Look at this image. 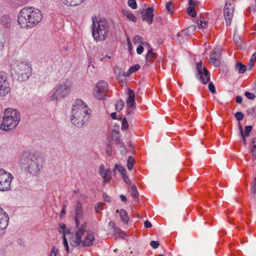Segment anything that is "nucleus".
<instances>
[{
  "label": "nucleus",
  "mask_w": 256,
  "mask_h": 256,
  "mask_svg": "<svg viewBox=\"0 0 256 256\" xmlns=\"http://www.w3.org/2000/svg\"><path fill=\"white\" fill-rule=\"evenodd\" d=\"M144 226L146 228H150L152 226V224L148 220H146L144 222Z\"/></svg>",
  "instance_id": "59"
},
{
  "label": "nucleus",
  "mask_w": 256,
  "mask_h": 256,
  "mask_svg": "<svg viewBox=\"0 0 256 256\" xmlns=\"http://www.w3.org/2000/svg\"><path fill=\"white\" fill-rule=\"evenodd\" d=\"M115 170H118L119 172H120L121 175H124V174H126V170L124 168V167L120 165L116 164Z\"/></svg>",
  "instance_id": "37"
},
{
  "label": "nucleus",
  "mask_w": 256,
  "mask_h": 256,
  "mask_svg": "<svg viewBox=\"0 0 256 256\" xmlns=\"http://www.w3.org/2000/svg\"><path fill=\"white\" fill-rule=\"evenodd\" d=\"M128 96L126 100V104L127 106L132 108V107L134 108L135 104V94L134 92L132 90H129L128 92Z\"/></svg>",
  "instance_id": "20"
},
{
  "label": "nucleus",
  "mask_w": 256,
  "mask_h": 256,
  "mask_svg": "<svg viewBox=\"0 0 256 256\" xmlns=\"http://www.w3.org/2000/svg\"><path fill=\"white\" fill-rule=\"evenodd\" d=\"M42 159L36 151H24L22 154L19 164L20 168L32 176H38L42 168Z\"/></svg>",
  "instance_id": "1"
},
{
  "label": "nucleus",
  "mask_w": 256,
  "mask_h": 256,
  "mask_svg": "<svg viewBox=\"0 0 256 256\" xmlns=\"http://www.w3.org/2000/svg\"><path fill=\"white\" fill-rule=\"evenodd\" d=\"M180 33H178L177 34V39H178V41L180 43L184 42L185 41L186 38H184L182 40H181L180 38Z\"/></svg>",
  "instance_id": "60"
},
{
  "label": "nucleus",
  "mask_w": 256,
  "mask_h": 256,
  "mask_svg": "<svg viewBox=\"0 0 256 256\" xmlns=\"http://www.w3.org/2000/svg\"><path fill=\"white\" fill-rule=\"evenodd\" d=\"M132 74V72L130 70V69L129 68L128 70L126 72H123L122 74V75L124 76L128 77L130 75H131Z\"/></svg>",
  "instance_id": "58"
},
{
  "label": "nucleus",
  "mask_w": 256,
  "mask_h": 256,
  "mask_svg": "<svg viewBox=\"0 0 256 256\" xmlns=\"http://www.w3.org/2000/svg\"><path fill=\"white\" fill-rule=\"evenodd\" d=\"M234 41L238 47V48L240 50H244L245 48V46L242 44V42L241 40L240 37L236 34H234Z\"/></svg>",
  "instance_id": "27"
},
{
  "label": "nucleus",
  "mask_w": 256,
  "mask_h": 256,
  "mask_svg": "<svg viewBox=\"0 0 256 256\" xmlns=\"http://www.w3.org/2000/svg\"><path fill=\"white\" fill-rule=\"evenodd\" d=\"M196 68L200 81L203 84H207L210 80V73L205 67L202 66V61L196 64Z\"/></svg>",
  "instance_id": "11"
},
{
  "label": "nucleus",
  "mask_w": 256,
  "mask_h": 256,
  "mask_svg": "<svg viewBox=\"0 0 256 256\" xmlns=\"http://www.w3.org/2000/svg\"><path fill=\"white\" fill-rule=\"evenodd\" d=\"M208 88L210 92L212 93H216V88L214 84L212 82H210L208 84Z\"/></svg>",
  "instance_id": "47"
},
{
  "label": "nucleus",
  "mask_w": 256,
  "mask_h": 256,
  "mask_svg": "<svg viewBox=\"0 0 256 256\" xmlns=\"http://www.w3.org/2000/svg\"><path fill=\"white\" fill-rule=\"evenodd\" d=\"M72 84L66 81L59 83L56 87L55 90L50 96V100H58L66 96L70 92Z\"/></svg>",
  "instance_id": "7"
},
{
  "label": "nucleus",
  "mask_w": 256,
  "mask_h": 256,
  "mask_svg": "<svg viewBox=\"0 0 256 256\" xmlns=\"http://www.w3.org/2000/svg\"><path fill=\"white\" fill-rule=\"evenodd\" d=\"M122 14L128 20L132 22H136V16L132 14V12L127 10H123L122 11Z\"/></svg>",
  "instance_id": "26"
},
{
  "label": "nucleus",
  "mask_w": 256,
  "mask_h": 256,
  "mask_svg": "<svg viewBox=\"0 0 256 256\" xmlns=\"http://www.w3.org/2000/svg\"><path fill=\"white\" fill-rule=\"evenodd\" d=\"M112 140L114 142V144L116 145H120V147L124 149V151H126V148L124 145V144L121 142L119 134L118 132H116L112 135Z\"/></svg>",
  "instance_id": "22"
},
{
  "label": "nucleus",
  "mask_w": 256,
  "mask_h": 256,
  "mask_svg": "<svg viewBox=\"0 0 256 256\" xmlns=\"http://www.w3.org/2000/svg\"><path fill=\"white\" fill-rule=\"evenodd\" d=\"M254 63H255L254 62L251 61L250 60V62L248 64V70H250L254 66Z\"/></svg>",
  "instance_id": "57"
},
{
  "label": "nucleus",
  "mask_w": 256,
  "mask_h": 256,
  "mask_svg": "<svg viewBox=\"0 0 256 256\" xmlns=\"http://www.w3.org/2000/svg\"><path fill=\"white\" fill-rule=\"evenodd\" d=\"M4 83H9L8 80V76L6 73L0 72V86L4 84Z\"/></svg>",
  "instance_id": "34"
},
{
  "label": "nucleus",
  "mask_w": 256,
  "mask_h": 256,
  "mask_svg": "<svg viewBox=\"0 0 256 256\" xmlns=\"http://www.w3.org/2000/svg\"><path fill=\"white\" fill-rule=\"evenodd\" d=\"M234 116H235L238 122H240V120H242L244 119V114L242 112H238L235 114Z\"/></svg>",
  "instance_id": "42"
},
{
  "label": "nucleus",
  "mask_w": 256,
  "mask_h": 256,
  "mask_svg": "<svg viewBox=\"0 0 256 256\" xmlns=\"http://www.w3.org/2000/svg\"><path fill=\"white\" fill-rule=\"evenodd\" d=\"M90 113L86 103L80 99L76 100L72 108L70 122L78 128H82L88 121Z\"/></svg>",
  "instance_id": "2"
},
{
  "label": "nucleus",
  "mask_w": 256,
  "mask_h": 256,
  "mask_svg": "<svg viewBox=\"0 0 256 256\" xmlns=\"http://www.w3.org/2000/svg\"><path fill=\"white\" fill-rule=\"evenodd\" d=\"M76 230L74 240L70 242V245L74 247H76L80 246V243L82 240V236L84 234L85 232H87L86 229V223L83 222Z\"/></svg>",
  "instance_id": "12"
},
{
  "label": "nucleus",
  "mask_w": 256,
  "mask_h": 256,
  "mask_svg": "<svg viewBox=\"0 0 256 256\" xmlns=\"http://www.w3.org/2000/svg\"><path fill=\"white\" fill-rule=\"evenodd\" d=\"M62 3L68 6H74L80 4L84 0H61Z\"/></svg>",
  "instance_id": "25"
},
{
  "label": "nucleus",
  "mask_w": 256,
  "mask_h": 256,
  "mask_svg": "<svg viewBox=\"0 0 256 256\" xmlns=\"http://www.w3.org/2000/svg\"><path fill=\"white\" fill-rule=\"evenodd\" d=\"M12 175L4 169L0 168V192H7L11 190Z\"/></svg>",
  "instance_id": "8"
},
{
  "label": "nucleus",
  "mask_w": 256,
  "mask_h": 256,
  "mask_svg": "<svg viewBox=\"0 0 256 256\" xmlns=\"http://www.w3.org/2000/svg\"><path fill=\"white\" fill-rule=\"evenodd\" d=\"M102 198L106 202H110V198L106 194L104 193L102 194Z\"/></svg>",
  "instance_id": "54"
},
{
  "label": "nucleus",
  "mask_w": 256,
  "mask_h": 256,
  "mask_svg": "<svg viewBox=\"0 0 256 256\" xmlns=\"http://www.w3.org/2000/svg\"><path fill=\"white\" fill-rule=\"evenodd\" d=\"M198 27L200 28H205L208 24L207 21H202V20H198L197 22Z\"/></svg>",
  "instance_id": "38"
},
{
  "label": "nucleus",
  "mask_w": 256,
  "mask_h": 256,
  "mask_svg": "<svg viewBox=\"0 0 256 256\" xmlns=\"http://www.w3.org/2000/svg\"><path fill=\"white\" fill-rule=\"evenodd\" d=\"M0 24L5 28H8L11 26V20L8 15L4 14L0 18Z\"/></svg>",
  "instance_id": "21"
},
{
  "label": "nucleus",
  "mask_w": 256,
  "mask_h": 256,
  "mask_svg": "<svg viewBox=\"0 0 256 256\" xmlns=\"http://www.w3.org/2000/svg\"><path fill=\"white\" fill-rule=\"evenodd\" d=\"M66 225L64 224H62L60 226V229L58 230L60 232H62L63 234V235L64 234H66V236H68V238H71V236H72V234L70 232L69 230H66Z\"/></svg>",
  "instance_id": "30"
},
{
  "label": "nucleus",
  "mask_w": 256,
  "mask_h": 256,
  "mask_svg": "<svg viewBox=\"0 0 256 256\" xmlns=\"http://www.w3.org/2000/svg\"><path fill=\"white\" fill-rule=\"evenodd\" d=\"M20 120V114L16 109L8 108L4 110L0 129L9 132L16 128Z\"/></svg>",
  "instance_id": "4"
},
{
  "label": "nucleus",
  "mask_w": 256,
  "mask_h": 256,
  "mask_svg": "<svg viewBox=\"0 0 256 256\" xmlns=\"http://www.w3.org/2000/svg\"><path fill=\"white\" fill-rule=\"evenodd\" d=\"M236 67L238 70L240 74H244L246 70V66L240 62L237 63Z\"/></svg>",
  "instance_id": "32"
},
{
  "label": "nucleus",
  "mask_w": 256,
  "mask_h": 256,
  "mask_svg": "<svg viewBox=\"0 0 256 256\" xmlns=\"http://www.w3.org/2000/svg\"><path fill=\"white\" fill-rule=\"evenodd\" d=\"M14 74L19 81L27 80L32 74V65L25 62H16L12 66Z\"/></svg>",
  "instance_id": "6"
},
{
  "label": "nucleus",
  "mask_w": 256,
  "mask_h": 256,
  "mask_svg": "<svg viewBox=\"0 0 256 256\" xmlns=\"http://www.w3.org/2000/svg\"><path fill=\"white\" fill-rule=\"evenodd\" d=\"M112 148L110 146H108L106 148V152L108 155H110L112 154Z\"/></svg>",
  "instance_id": "64"
},
{
  "label": "nucleus",
  "mask_w": 256,
  "mask_h": 256,
  "mask_svg": "<svg viewBox=\"0 0 256 256\" xmlns=\"http://www.w3.org/2000/svg\"><path fill=\"white\" fill-rule=\"evenodd\" d=\"M134 164V159L132 156H130L127 160V167L128 170L132 169Z\"/></svg>",
  "instance_id": "33"
},
{
  "label": "nucleus",
  "mask_w": 256,
  "mask_h": 256,
  "mask_svg": "<svg viewBox=\"0 0 256 256\" xmlns=\"http://www.w3.org/2000/svg\"><path fill=\"white\" fill-rule=\"evenodd\" d=\"M94 240V233L91 231L86 232L84 240H82L80 246H90L92 244Z\"/></svg>",
  "instance_id": "14"
},
{
  "label": "nucleus",
  "mask_w": 256,
  "mask_h": 256,
  "mask_svg": "<svg viewBox=\"0 0 256 256\" xmlns=\"http://www.w3.org/2000/svg\"><path fill=\"white\" fill-rule=\"evenodd\" d=\"M143 44H139L138 48H136V52L138 54H142L144 52V47Z\"/></svg>",
  "instance_id": "52"
},
{
  "label": "nucleus",
  "mask_w": 256,
  "mask_h": 256,
  "mask_svg": "<svg viewBox=\"0 0 256 256\" xmlns=\"http://www.w3.org/2000/svg\"><path fill=\"white\" fill-rule=\"evenodd\" d=\"M132 195L133 198L136 201H138L139 194L137 190V188L135 185H133L132 186Z\"/></svg>",
  "instance_id": "31"
},
{
  "label": "nucleus",
  "mask_w": 256,
  "mask_h": 256,
  "mask_svg": "<svg viewBox=\"0 0 256 256\" xmlns=\"http://www.w3.org/2000/svg\"><path fill=\"white\" fill-rule=\"evenodd\" d=\"M98 173L103 178L104 183H107L111 179L110 171L109 170L106 169L104 164H101L99 168Z\"/></svg>",
  "instance_id": "15"
},
{
  "label": "nucleus",
  "mask_w": 256,
  "mask_h": 256,
  "mask_svg": "<svg viewBox=\"0 0 256 256\" xmlns=\"http://www.w3.org/2000/svg\"><path fill=\"white\" fill-rule=\"evenodd\" d=\"M83 210L82 204L78 202L76 204V206L74 210V220L76 226H79L78 220L82 218V216Z\"/></svg>",
  "instance_id": "18"
},
{
  "label": "nucleus",
  "mask_w": 256,
  "mask_h": 256,
  "mask_svg": "<svg viewBox=\"0 0 256 256\" xmlns=\"http://www.w3.org/2000/svg\"><path fill=\"white\" fill-rule=\"evenodd\" d=\"M58 250L55 246H54L50 252V256H56Z\"/></svg>",
  "instance_id": "53"
},
{
  "label": "nucleus",
  "mask_w": 256,
  "mask_h": 256,
  "mask_svg": "<svg viewBox=\"0 0 256 256\" xmlns=\"http://www.w3.org/2000/svg\"><path fill=\"white\" fill-rule=\"evenodd\" d=\"M242 101V98L241 96H238L236 98V102L238 104H241Z\"/></svg>",
  "instance_id": "63"
},
{
  "label": "nucleus",
  "mask_w": 256,
  "mask_h": 256,
  "mask_svg": "<svg viewBox=\"0 0 256 256\" xmlns=\"http://www.w3.org/2000/svg\"><path fill=\"white\" fill-rule=\"evenodd\" d=\"M156 56V54L152 52V50L150 48L147 52L146 56V59L148 60V57H151L152 58H155Z\"/></svg>",
  "instance_id": "44"
},
{
  "label": "nucleus",
  "mask_w": 256,
  "mask_h": 256,
  "mask_svg": "<svg viewBox=\"0 0 256 256\" xmlns=\"http://www.w3.org/2000/svg\"><path fill=\"white\" fill-rule=\"evenodd\" d=\"M140 68V66L139 64H135L134 66H132L130 68V70L132 72H134L138 70L139 68Z\"/></svg>",
  "instance_id": "51"
},
{
  "label": "nucleus",
  "mask_w": 256,
  "mask_h": 256,
  "mask_svg": "<svg viewBox=\"0 0 256 256\" xmlns=\"http://www.w3.org/2000/svg\"><path fill=\"white\" fill-rule=\"evenodd\" d=\"M245 96L250 100H254L255 98V95L253 93H251L248 91L244 93Z\"/></svg>",
  "instance_id": "45"
},
{
  "label": "nucleus",
  "mask_w": 256,
  "mask_h": 256,
  "mask_svg": "<svg viewBox=\"0 0 256 256\" xmlns=\"http://www.w3.org/2000/svg\"><path fill=\"white\" fill-rule=\"evenodd\" d=\"M42 18V14L39 10L26 6L19 12L18 22L21 28H29L36 26Z\"/></svg>",
  "instance_id": "3"
},
{
  "label": "nucleus",
  "mask_w": 256,
  "mask_h": 256,
  "mask_svg": "<svg viewBox=\"0 0 256 256\" xmlns=\"http://www.w3.org/2000/svg\"><path fill=\"white\" fill-rule=\"evenodd\" d=\"M108 90V85L107 83L104 80H100L96 84L94 88V96L98 100H104L106 96Z\"/></svg>",
  "instance_id": "9"
},
{
  "label": "nucleus",
  "mask_w": 256,
  "mask_h": 256,
  "mask_svg": "<svg viewBox=\"0 0 256 256\" xmlns=\"http://www.w3.org/2000/svg\"><path fill=\"white\" fill-rule=\"evenodd\" d=\"M166 8L167 11L169 13H170V14L172 13V10L173 6L172 5V2H168L166 4Z\"/></svg>",
  "instance_id": "43"
},
{
  "label": "nucleus",
  "mask_w": 256,
  "mask_h": 256,
  "mask_svg": "<svg viewBox=\"0 0 256 256\" xmlns=\"http://www.w3.org/2000/svg\"><path fill=\"white\" fill-rule=\"evenodd\" d=\"M4 46V40H0V50H2Z\"/></svg>",
  "instance_id": "61"
},
{
  "label": "nucleus",
  "mask_w": 256,
  "mask_h": 256,
  "mask_svg": "<svg viewBox=\"0 0 256 256\" xmlns=\"http://www.w3.org/2000/svg\"><path fill=\"white\" fill-rule=\"evenodd\" d=\"M154 16V8H148L144 10V12L142 14V20L150 24L152 22Z\"/></svg>",
  "instance_id": "16"
},
{
  "label": "nucleus",
  "mask_w": 256,
  "mask_h": 256,
  "mask_svg": "<svg viewBox=\"0 0 256 256\" xmlns=\"http://www.w3.org/2000/svg\"><path fill=\"white\" fill-rule=\"evenodd\" d=\"M196 30V26L194 25H191L185 28L182 32L184 35L187 36H191Z\"/></svg>",
  "instance_id": "28"
},
{
  "label": "nucleus",
  "mask_w": 256,
  "mask_h": 256,
  "mask_svg": "<svg viewBox=\"0 0 256 256\" xmlns=\"http://www.w3.org/2000/svg\"><path fill=\"white\" fill-rule=\"evenodd\" d=\"M220 48L216 47L212 51V54L210 56V62L216 67H218L220 64Z\"/></svg>",
  "instance_id": "13"
},
{
  "label": "nucleus",
  "mask_w": 256,
  "mask_h": 256,
  "mask_svg": "<svg viewBox=\"0 0 256 256\" xmlns=\"http://www.w3.org/2000/svg\"><path fill=\"white\" fill-rule=\"evenodd\" d=\"M251 61H252L254 62H256V52H254L251 56L250 59Z\"/></svg>",
  "instance_id": "62"
},
{
  "label": "nucleus",
  "mask_w": 256,
  "mask_h": 256,
  "mask_svg": "<svg viewBox=\"0 0 256 256\" xmlns=\"http://www.w3.org/2000/svg\"><path fill=\"white\" fill-rule=\"evenodd\" d=\"M246 113L249 116H253L256 115V110L254 108H250L246 110Z\"/></svg>",
  "instance_id": "40"
},
{
  "label": "nucleus",
  "mask_w": 256,
  "mask_h": 256,
  "mask_svg": "<svg viewBox=\"0 0 256 256\" xmlns=\"http://www.w3.org/2000/svg\"><path fill=\"white\" fill-rule=\"evenodd\" d=\"M198 4V2L194 0H188V6L187 8V12L192 17H196V12L194 10V7Z\"/></svg>",
  "instance_id": "19"
},
{
  "label": "nucleus",
  "mask_w": 256,
  "mask_h": 256,
  "mask_svg": "<svg viewBox=\"0 0 256 256\" xmlns=\"http://www.w3.org/2000/svg\"><path fill=\"white\" fill-rule=\"evenodd\" d=\"M150 246L154 249H156L160 246V243L158 241L152 240L150 242Z\"/></svg>",
  "instance_id": "49"
},
{
  "label": "nucleus",
  "mask_w": 256,
  "mask_h": 256,
  "mask_svg": "<svg viewBox=\"0 0 256 256\" xmlns=\"http://www.w3.org/2000/svg\"><path fill=\"white\" fill-rule=\"evenodd\" d=\"M122 176L124 179V181L126 182V183L127 184H130V181L128 176H126V174H124V175H122Z\"/></svg>",
  "instance_id": "55"
},
{
  "label": "nucleus",
  "mask_w": 256,
  "mask_h": 256,
  "mask_svg": "<svg viewBox=\"0 0 256 256\" xmlns=\"http://www.w3.org/2000/svg\"><path fill=\"white\" fill-rule=\"evenodd\" d=\"M234 4L232 0H226V4L224 8V14L226 24L230 25L234 12Z\"/></svg>",
  "instance_id": "10"
},
{
  "label": "nucleus",
  "mask_w": 256,
  "mask_h": 256,
  "mask_svg": "<svg viewBox=\"0 0 256 256\" xmlns=\"http://www.w3.org/2000/svg\"><path fill=\"white\" fill-rule=\"evenodd\" d=\"M116 213L119 212L120 216L124 224H128L130 218L124 209H121L120 210H116Z\"/></svg>",
  "instance_id": "23"
},
{
  "label": "nucleus",
  "mask_w": 256,
  "mask_h": 256,
  "mask_svg": "<svg viewBox=\"0 0 256 256\" xmlns=\"http://www.w3.org/2000/svg\"><path fill=\"white\" fill-rule=\"evenodd\" d=\"M128 4L132 9H136L137 8V4L136 0H128Z\"/></svg>",
  "instance_id": "39"
},
{
  "label": "nucleus",
  "mask_w": 256,
  "mask_h": 256,
  "mask_svg": "<svg viewBox=\"0 0 256 256\" xmlns=\"http://www.w3.org/2000/svg\"><path fill=\"white\" fill-rule=\"evenodd\" d=\"M96 211V212H99L100 210H102L103 208V204L102 203H98L95 205L94 206Z\"/></svg>",
  "instance_id": "46"
},
{
  "label": "nucleus",
  "mask_w": 256,
  "mask_h": 256,
  "mask_svg": "<svg viewBox=\"0 0 256 256\" xmlns=\"http://www.w3.org/2000/svg\"><path fill=\"white\" fill-rule=\"evenodd\" d=\"M124 106V102L122 100L118 101L115 105L116 110H121Z\"/></svg>",
  "instance_id": "35"
},
{
  "label": "nucleus",
  "mask_w": 256,
  "mask_h": 256,
  "mask_svg": "<svg viewBox=\"0 0 256 256\" xmlns=\"http://www.w3.org/2000/svg\"><path fill=\"white\" fill-rule=\"evenodd\" d=\"M250 192L253 195L256 194V178H254L252 180Z\"/></svg>",
  "instance_id": "36"
},
{
  "label": "nucleus",
  "mask_w": 256,
  "mask_h": 256,
  "mask_svg": "<svg viewBox=\"0 0 256 256\" xmlns=\"http://www.w3.org/2000/svg\"><path fill=\"white\" fill-rule=\"evenodd\" d=\"M63 241H64V246L65 248V249L67 252V253H69V248L67 242V240L66 238V234H64L63 236Z\"/></svg>",
  "instance_id": "41"
},
{
  "label": "nucleus",
  "mask_w": 256,
  "mask_h": 256,
  "mask_svg": "<svg viewBox=\"0 0 256 256\" xmlns=\"http://www.w3.org/2000/svg\"><path fill=\"white\" fill-rule=\"evenodd\" d=\"M252 153L254 157V158L256 160V144H254L252 149Z\"/></svg>",
  "instance_id": "56"
},
{
  "label": "nucleus",
  "mask_w": 256,
  "mask_h": 256,
  "mask_svg": "<svg viewBox=\"0 0 256 256\" xmlns=\"http://www.w3.org/2000/svg\"><path fill=\"white\" fill-rule=\"evenodd\" d=\"M9 83H4L0 86V96H2L7 94L10 92Z\"/></svg>",
  "instance_id": "24"
},
{
  "label": "nucleus",
  "mask_w": 256,
  "mask_h": 256,
  "mask_svg": "<svg viewBox=\"0 0 256 256\" xmlns=\"http://www.w3.org/2000/svg\"><path fill=\"white\" fill-rule=\"evenodd\" d=\"M9 218L4 210L0 207V230H3L8 225Z\"/></svg>",
  "instance_id": "17"
},
{
  "label": "nucleus",
  "mask_w": 256,
  "mask_h": 256,
  "mask_svg": "<svg viewBox=\"0 0 256 256\" xmlns=\"http://www.w3.org/2000/svg\"><path fill=\"white\" fill-rule=\"evenodd\" d=\"M134 44H143L144 46H148V44L146 42H143V38L140 36H135L132 39Z\"/></svg>",
  "instance_id": "29"
},
{
  "label": "nucleus",
  "mask_w": 256,
  "mask_h": 256,
  "mask_svg": "<svg viewBox=\"0 0 256 256\" xmlns=\"http://www.w3.org/2000/svg\"><path fill=\"white\" fill-rule=\"evenodd\" d=\"M128 123L126 121V118H124L122 120V130H125L127 129L128 128Z\"/></svg>",
  "instance_id": "48"
},
{
  "label": "nucleus",
  "mask_w": 256,
  "mask_h": 256,
  "mask_svg": "<svg viewBox=\"0 0 256 256\" xmlns=\"http://www.w3.org/2000/svg\"><path fill=\"white\" fill-rule=\"evenodd\" d=\"M252 126H246L245 128V134L244 135L246 136H250V133L252 131Z\"/></svg>",
  "instance_id": "50"
},
{
  "label": "nucleus",
  "mask_w": 256,
  "mask_h": 256,
  "mask_svg": "<svg viewBox=\"0 0 256 256\" xmlns=\"http://www.w3.org/2000/svg\"><path fill=\"white\" fill-rule=\"evenodd\" d=\"M92 34L94 40L96 41H103L108 36L109 32V26L107 21L104 18H92Z\"/></svg>",
  "instance_id": "5"
}]
</instances>
